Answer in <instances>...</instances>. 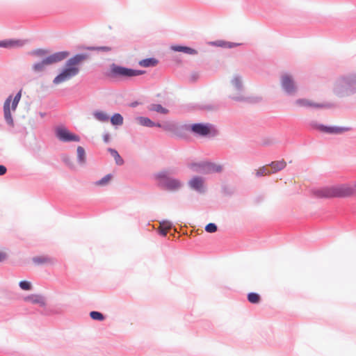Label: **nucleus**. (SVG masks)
Returning <instances> with one entry per match:
<instances>
[{"label":"nucleus","mask_w":356,"mask_h":356,"mask_svg":"<svg viewBox=\"0 0 356 356\" xmlns=\"http://www.w3.org/2000/svg\"><path fill=\"white\" fill-rule=\"evenodd\" d=\"M88 58V54L81 53L77 54L68 59L61 72L54 79L53 83L58 85L76 76L80 72L79 65Z\"/></svg>","instance_id":"nucleus-1"},{"label":"nucleus","mask_w":356,"mask_h":356,"mask_svg":"<svg viewBox=\"0 0 356 356\" xmlns=\"http://www.w3.org/2000/svg\"><path fill=\"white\" fill-rule=\"evenodd\" d=\"M355 188L346 184L339 186H325L312 190V194L317 198L330 199L334 197L345 198L353 196L355 193Z\"/></svg>","instance_id":"nucleus-2"},{"label":"nucleus","mask_w":356,"mask_h":356,"mask_svg":"<svg viewBox=\"0 0 356 356\" xmlns=\"http://www.w3.org/2000/svg\"><path fill=\"white\" fill-rule=\"evenodd\" d=\"M333 92L339 97L355 94L356 73H349L339 76L335 81Z\"/></svg>","instance_id":"nucleus-3"},{"label":"nucleus","mask_w":356,"mask_h":356,"mask_svg":"<svg viewBox=\"0 0 356 356\" xmlns=\"http://www.w3.org/2000/svg\"><path fill=\"white\" fill-rule=\"evenodd\" d=\"M170 175L168 170H163L154 174V179L161 188L170 191L180 189L183 186L181 181L178 179L171 177Z\"/></svg>","instance_id":"nucleus-4"},{"label":"nucleus","mask_w":356,"mask_h":356,"mask_svg":"<svg viewBox=\"0 0 356 356\" xmlns=\"http://www.w3.org/2000/svg\"><path fill=\"white\" fill-rule=\"evenodd\" d=\"M70 56L68 51H61L55 52L42 60L35 63L31 67V70L34 73H41L45 70L46 65H52L60 62Z\"/></svg>","instance_id":"nucleus-5"},{"label":"nucleus","mask_w":356,"mask_h":356,"mask_svg":"<svg viewBox=\"0 0 356 356\" xmlns=\"http://www.w3.org/2000/svg\"><path fill=\"white\" fill-rule=\"evenodd\" d=\"M189 131L195 136L203 138H214L219 135L216 127L209 122H197L190 124Z\"/></svg>","instance_id":"nucleus-6"},{"label":"nucleus","mask_w":356,"mask_h":356,"mask_svg":"<svg viewBox=\"0 0 356 356\" xmlns=\"http://www.w3.org/2000/svg\"><path fill=\"white\" fill-rule=\"evenodd\" d=\"M104 75L112 81H122L131 79L130 68L115 63L109 65Z\"/></svg>","instance_id":"nucleus-7"},{"label":"nucleus","mask_w":356,"mask_h":356,"mask_svg":"<svg viewBox=\"0 0 356 356\" xmlns=\"http://www.w3.org/2000/svg\"><path fill=\"white\" fill-rule=\"evenodd\" d=\"M312 128L317 129L323 133L330 134H341L343 132L350 131L351 127H337V126H327L323 124H320L316 121H312L309 123Z\"/></svg>","instance_id":"nucleus-8"},{"label":"nucleus","mask_w":356,"mask_h":356,"mask_svg":"<svg viewBox=\"0 0 356 356\" xmlns=\"http://www.w3.org/2000/svg\"><path fill=\"white\" fill-rule=\"evenodd\" d=\"M55 135L59 140L63 143L79 142L81 140L78 135L70 131L66 127L63 126L56 128Z\"/></svg>","instance_id":"nucleus-9"},{"label":"nucleus","mask_w":356,"mask_h":356,"mask_svg":"<svg viewBox=\"0 0 356 356\" xmlns=\"http://www.w3.org/2000/svg\"><path fill=\"white\" fill-rule=\"evenodd\" d=\"M296 104L302 107H314L316 108H334L337 107V104L332 102H326L323 104L314 103L307 99H298Z\"/></svg>","instance_id":"nucleus-10"},{"label":"nucleus","mask_w":356,"mask_h":356,"mask_svg":"<svg viewBox=\"0 0 356 356\" xmlns=\"http://www.w3.org/2000/svg\"><path fill=\"white\" fill-rule=\"evenodd\" d=\"M188 185L192 190L199 194H204L207 188L204 183V179L202 177L195 176L188 182Z\"/></svg>","instance_id":"nucleus-11"},{"label":"nucleus","mask_w":356,"mask_h":356,"mask_svg":"<svg viewBox=\"0 0 356 356\" xmlns=\"http://www.w3.org/2000/svg\"><path fill=\"white\" fill-rule=\"evenodd\" d=\"M190 124H185L179 125L175 122L169 123V125L165 126V131L173 133L175 136L179 138H184L186 136V132L189 131Z\"/></svg>","instance_id":"nucleus-12"},{"label":"nucleus","mask_w":356,"mask_h":356,"mask_svg":"<svg viewBox=\"0 0 356 356\" xmlns=\"http://www.w3.org/2000/svg\"><path fill=\"white\" fill-rule=\"evenodd\" d=\"M282 87L284 92L289 95H293L296 93L297 88L293 78L288 74L282 76Z\"/></svg>","instance_id":"nucleus-13"},{"label":"nucleus","mask_w":356,"mask_h":356,"mask_svg":"<svg viewBox=\"0 0 356 356\" xmlns=\"http://www.w3.org/2000/svg\"><path fill=\"white\" fill-rule=\"evenodd\" d=\"M12 100V95H9L3 104V115L6 122L10 127H14V121L12 117L10 110V102Z\"/></svg>","instance_id":"nucleus-14"},{"label":"nucleus","mask_w":356,"mask_h":356,"mask_svg":"<svg viewBox=\"0 0 356 356\" xmlns=\"http://www.w3.org/2000/svg\"><path fill=\"white\" fill-rule=\"evenodd\" d=\"M222 106H224L222 102L216 101L209 104H197L193 108L200 111H216Z\"/></svg>","instance_id":"nucleus-15"},{"label":"nucleus","mask_w":356,"mask_h":356,"mask_svg":"<svg viewBox=\"0 0 356 356\" xmlns=\"http://www.w3.org/2000/svg\"><path fill=\"white\" fill-rule=\"evenodd\" d=\"M24 41L22 40L8 39L0 40V47L6 49H13L24 46Z\"/></svg>","instance_id":"nucleus-16"},{"label":"nucleus","mask_w":356,"mask_h":356,"mask_svg":"<svg viewBox=\"0 0 356 356\" xmlns=\"http://www.w3.org/2000/svg\"><path fill=\"white\" fill-rule=\"evenodd\" d=\"M230 99L236 101V102H248L250 104H256L261 102L262 98L261 97H245L242 95H238L236 96H230Z\"/></svg>","instance_id":"nucleus-17"},{"label":"nucleus","mask_w":356,"mask_h":356,"mask_svg":"<svg viewBox=\"0 0 356 356\" xmlns=\"http://www.w3.org/2000/svg\"><path fill=\"white\" fill-rule=\"evenodd\" d=\"M193 166H199L202 168L203 171L220 172L222 171L220 165H216L212 163H193Z\"/></svg>","instance_id":"nucleus-18"},{"label":"nucleus","mask_w":356,"mask_h":356,"mask_svg":"<svg viewBox=\"0 0 356 356\" xmlns=\"http://www.w3.org/2000/svg\"><path fill=\"white\" fill-rule=\"evenodd\" d=\"M26 302H31L33 304H38L41 307L46 305L45 298L40 294H31L24 298Z\"/></svg>","instance_id":"nucleus-19"},{"label":"nucleus","mask_w":356,"mask_h":356,"mask_svg":"<svg viewBox=\"0 0 356 356\" xmlns=\"http://www.w3.org/2000/svg\"><path fill=\"white\" fill-rule=\"evenodd\" d=\"M268 166L271 174H274L284 169L286 166V163L284 159H282L280 161H272Z\"/></svg>","instance_id":"nucleus-20"},{"label":"nucleus","mask_w":356,"mask_h":356,"mask_svg":"<svg viewBox=\"0 0 356 356\" xmlns=\"http://www.w3.org/2000/svg\"><path fill=\"white\" fill-rule=\"evenodd\" d=\"M172 227V224L170 221L163 220L160 223V228L158 230L159 234L165 237L167 236L168 230Z\"/></svg>","instance_id":"nucleus-21"},{"label":"nucleus","mask_w":356,"mask_h":356,"mask_svg":"<svg viewBox=\"0 0 356 356\" xmlns=\"http://www.w3.org/2000/svg\"><path fill=\"white\" fill-rule=\"evenodd\" d=\"M139 65L143 67H155L159 63V60L155 58H147L139 61Z\"/></svg>","instance_id":"nucleus-22"},{"label":"nucleus","mask_w":356,"mask_h":356,"mask_svg":"<svg viewBox=\"0 0 356 356\" xmlns=\"http://www.w3.org/2000/svg\"><path fill=\"white\" fill-rule=\"evenodd\" d=\"M231 83L235 88L236 90L238 92H242L243 90V85L242 82L241 76L238 74H236L234 76L233 79L231 81Z\"/></svg>","instance_id":"nucleus-23"},{"label":"nucleus","mask_w":356,"mask_h":356,"mask_svg":"<svg viewBox=\"0 0 356 356\" xmlns=\"http://www.w3.org/2000/svg\"><path fill=\"white\" fill-rule=\"evenodd\" d=\"M136 120L141 126L149 128L154 127V122L147 117L139 116L136 118Z\"/></svg>","instance_id":"nucleus-24"},{"label":"nucleus","mask_w":356,"mask_h":356,"mask_svg":"<svg viewBox=\"0 0 356 356\" xmlns=\"http://www.w3.org/2000/svg\"><path fill=\"white\" fill-rule=\"evenodd\" d=\"M107 151L114 158L116 165H122L124 164V159L121 157V156L115 149L109 147L108 148Z\"/></svg>","instance_id":"nucleus-25"},{"label":"nucleus","mask_w":356,"mask_h":356,"mask_svg":"<svg viewBox=\"0 0 356 356\" xmlns=\"http://www.w3.org/2000/svg\"><path fill=\"white\" fill-rule=\"evenodd\" d=\"M148 109L150 111H156L161 114H168L169 112L167 108L163 107L162 105L159 104H152L149 106Z\"/></svg>","instance_id":"nucleus-26"},{"label":"nucleus","mask_w":356,"mask_h":356,"mask_svg":"<svg viewBox=\"0 0 356 356\" xmlns=\"http://www.w3.org/2000/svg\"><path fill=\"white\" fill-rule=\"evenodd\" d=\"M109 119L113 126H121L123 124L124 119L120 113H114Z\"/></svg>","instance_id":"nucleus-27"},{"label":"nucleus","mask_w":356,"mask_h":356,"mask_svg":"<svg viewBox=\"0 0 356 356\" xmlns=\"http://www.w3.org/2000/svg\"><path fill=\"white\" fill-rule=\"evenodd\" d=\"M77 161L79 164H83L86 161V151L81 146H78L76 149Z\"/></svg>","instance_id":"nucleus-28"},{"label":"nucleus","mask_w":356,"mask_h":356,"mask_svg":"<svg viewBox=\"0 0 356 356\" xmlns=\"http://www.w3.org/2000/svg\"><path fill=\"white\" fill-rule=\"evenodd\" d=\"M83 49H87L90 51H104V52H109L112 50L111 47L108 46H89L83 47Z\"/></svg>","instance_id":"nucleus-29"},{"label":"nucleus","mask_w":356,"mask_h":356,"mask_svg":"<svg viewBox=\"0 0 356 356\" xmlns=\"http://www.w3.org/2000/svg\"><path fill=\"white\" fill-rule=\"evenodd\" d=\"M22 97V90H20L11 100L10 110L15 111Z\"/></svg>","instance_id":"nucleus-30"},{"label":"nucleus","mask_w":356,"mask_h":356,"mask_svg":"<svg viewBox=\"0 0 356 356\" xmlns=\"http://www.w3.org/2000/svg\"><path fill=\"white\" fill-rule=\"evenodd\" d=\"M93 115L100 122H107L109 120V116L106 113L101 111H95L93 113Z\"/></svg>","instance_id":"nucleus-31"},{"label":"nucleus","mask_w":356,"mask_h":356,"mask_svg":"<svg viewBox=\"0 0 356 356\" xmlns=\"http://www.w3.org/2000/svg\"><path fill=\"white\" fill-rule=\"evenodd\" d=\"M248 300L252 304H258L261 301V296L255 292H250L248 294Z\"/></svg>","instance_id":"nucleus-32"},{"label":"nucleus","mask_w":356,"mask_h":356,"mask_svg":"<svg viewBox=\"0 0 356 356\" xmlns=\"http://www.w3.org/2000/svg\"><path fill=\"white\" fill-rule=\"evenodd\" d=\"M90 317L95 321H103L105 319V316L97 311H92L89 314Z\"/></svg>","instance_id":"nucleus-33"},{"label":"nucleus","mask_w":356,"mask_h":356,"mask_svg":"<svg viewBox=\"0 0 356 356\" xmlns=\"http://www.w3.org/2000/svg\"><path fill=\"white\" fill-rule=\"evenodd\" d=\"M49 51L47 49H33L31 51H30L29 53V54L31 55V56H35L41 57V56H43L44 55H47V54H49Z\"/></svg>","instance_id":"nucleus-34"},{"label":"nucleus","mask_w":356,"mask_h":356,"mask_svg":"<svg viewBox=\"0 0 356 356\" xmlns=\"http://www.w3.org/2000/svg\"><path fill=\"white\" fill-rule=\"evenodd\" d=\"M50 261V258L48 257H35L33 258V262L36 265H41Z\"/></svg>","instance_id":"nucleus-35"},{"label":"nucleus","mask_w":356,"mask_h":356,"mask_svg":"<svg viewBox=\"0 0 356 356\" xmlns=\"http://www.w3.org/2000/svg\"><path fill=\"white\" fill-rule=\"evenodd\" d=\"M271 172H270V170L267 165H265V166H263L261 168H259L257 170V172H256V176L257 177H261V176H264V175H270Z\"/></svg>","instance_id":"nucleus-36"},{"label":"nucleus","mask_w":356,"mask_h":356,"mask_svg":"<svg viewBox=\"0 0 356 356\" xmlns=\"http://www.w3.org/2000/svg\"><path fill=\"white\" fill-rule=\"evenodd\" d=\"M113 178L112 174H108L104 177H102L101 179L95 182V184L97 186H106L108 181Z\"/></svg>","instance_id":"nucleus-37"},{"label":"nucleus","mask_w":356,"mask_h":356,"mask_svg":"<svg viewBox=\"0 0 356 356\" xmlns=\"http://www.w3.org/2000/svg\"><path fill=\"white\" fill-rule=\"evenodd\" d=\"M19 286L21 289L24 291H31L33 288L31 283L26 280L20 281L19 283Z\"/></svg>","instance_id":"nucleus-38"},{"label":"nucleus","mask_w":356,"mask_h":356,"mask_svg":"<svg viewBox=\"0 0 356 356\" xmlns=\"http://www.w3.org/2000/svg\"><path fill=\"white\" fill-rule=\"evenodd\" d=\"M222 192L226 196H232L234 193V190L227 185H222Z\"/></svg>","instance_id":"nucleus-39"},{"label":"nucleus","mask_w":356,"mask_h":356,"mask_svg":"<svg viewBox=\"0 0 356 356\" xmlns=\"http://www.w3.org/2000/svg\"><path fill=\"white\" fill-rule=\"evenodd\" d=\"M204 229L208 233H215L218 230V226L213 222H210L205 226Z\"/></svg>","instance_id":"nucleus-40"},{"label":"nucleus","mask_w":356,"mask_h":356,"mask_svg":"<svg viewBox=\"0 0 356 356\" xmlns=\"http://www.w3.org/2000/svg\"><path fill=\"white\" fill-rule=\"evenodd\" d=\"M145 73V70L130 68L131 79L135 76L144 74Z\"/></svg>","instance_id":"nucleus-41"},{"label":"nucleus","mask_w":356,"mask_h":356,"mask_svg":"<svg viewBox=\"0 0 356 356\" xmlns=\"http://www.w3.org/2000/svg\"><path fill=\"white\" fill-rule=\"evenodd\" d=\"M183 53L190 54V55H196V54H197V51L191 47H189L187 46H184Z\"/></svg>","instance_id":"nucleus-42"},{"label":"nucleus","mask_w":356,"mask_h":356,"mask_svg":"<svg viewBox=\"0 0 356 356\" xmlns=\"http://www.w3.org/2000/svg\"><path fill=\"white\" fill-rule=\"evenodd\" d=\"M211 44L213 46L226 48V45L227 43L226 41L224 40H216L214 42H211Z\"/></svg>","instance_id":"nucleus-43"},{"label":"nucleus","mask_w":356,"mask_h":356,"mask_svg":"<svg viewBox=\"0 0 356 356\" xmlns=\"http://www.w3.org/2000/svg\"><path fill=\"white\" fill-rule=\"evenodd\" d=\"M183 47L182 45H172L170 49L174 51L183 52Z\"/></svg>","instance_id":"nucleus-44"},{"label":"nucleus","mask_w":356,"mask_h":356,"mask_svg":"<svg viewBox=\"0 0 356 356\" xmlns=\"http://www.w3.org/2000/svg\"><path fill=\"white\" fill-rule=\"evenodd\" d=\"M169 123H170V122H165V123H164V124H161V123H160V122H154V127L161 128V129H163L164 131H165V126L169 125Z\"/></svg>","instance_id":"nucleus-45"},{"label":"nucleus","mask_w":356,"mask_h":356,"mask_svg":"<svg viewBox=\"0 0 356 356\" xmlns=\"http://www.w3.org/2000/svg\"><path fill=\"white\" fill-rule=\"evenodd\" d=\"M62 159H63V161L67 165H69V166L72 165V163L71 160L69 156H63Z\"/></svg>","instance_id":"nucleus-46"},{"label":"nucleus","mask_w":356,"mask_h":356,"mask_svg":"<svg viewBox=\"0 0 356 356\" xmlns=\"http://www.w3.org/2000/svg\"><path fill=\"white\" fill-rule=\"evenodd\" d=\"M8 258V254L4 252L0 251V263L3 262Z\"/></svg>","instance_id":"nucleus-47"},{"label":"nucleus","mask_w":356,"mask_h":356,"mask_svg":"<svg viewBox=\"0 0 356 356\" xmlns=\"http://www.w3.org/2000/svg\"><path fill=\"white\" fill-rule=\"evenodd\" d=\"M7 172V168L3 165H0V176L4 175Z\"/></svg>","instance_id":"nucleus-48"},{"label":"nucleus","mask_w":356,"mask_h":356,"mask_svg":"<svg viewBox=\"0 0 356 356\" xmlns=\"http://www.w3.org/2000/svg\"><path fill=\"white\" fill-rule=\"evenodd\" d=\"M227 45H226V48H228V49H231V48H233V47H235L238 45H239L240 44L238 43H234V42H227Z\"/></svg>","instance_id":"nucleus-49"},{"label":"nucleus","mask_w":356,"mask_h":356,"mask_svg":"<svg viewBox=\"0 0 356 356\" xmlns=\"http://www.w3.org/2000/svg\"><path fill=\"white\" fill-rule=\"evenodd\" d=\"M103 140H104V142L106 143H109V141H110V134L108 133L104 134V136H103Z\"/></svg>","instance_id":"nucleus-50"},{"label":"nucleus","mask_w":356,"mask_h":356,"mask_svg":"<svg viewBox=\"0 0 356 356\" xmlns=\"http://www.w3.org/2000/svg\"><path fill=\"white\" fill-rule=\"evenodd\" d=\"M139 104V102H134L132 103H131L130 106L133 108L137 106Z\"/></svg>","instance_id":"nucleus-51"},{"label":"nucleus","mask_w":356,"mask_h":356,"mask_svg":"<svg viewBox=\"0 0 356 356\" xmlns=\"http://www.w3.org/2000/svg\"><path fill=\"white\" fill-rule=\"evenodd\" d=\"M197 78V74H193L192 76V79L193 81H195Z\"/></svg>","instance_id":"nucleus-52"}]
</instances>
